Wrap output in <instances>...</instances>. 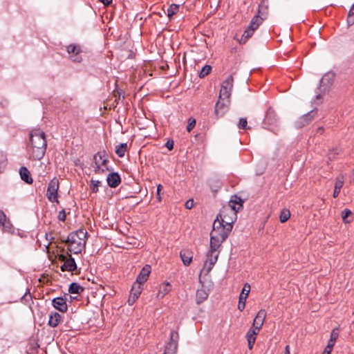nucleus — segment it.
<instances>
[{
  "mask_svg": "<svg viewBox=\"0 0 354 354\" xmlns=\"http://www.w3.org/2000/svg\"><path fill=\"white\" fill-rule=\"evenodd\" d=\"M257 15H260V17H263V20L266 19L268 16V6L266 5L264 1H261L259 6V10Z\"/></svg>",
  "mask_w": 354,
  "mask_h": 354,
  "instance_id": "nucleus-27",
  "label": "nucleus"
},
{
  "mask_svg": "<svg viewBox=\"0 0 354 354\" xmlns=\"http://www.w3.org/2000/svg\"><path fill=\"white\" fill-rule=\"evenodd\" d=\"M6 157L2 151H0V173L4 169L6 165Z\"/></svg>",
  "mask_w": 354,
  "mask_h": 354,
  "instance_id": "nucleus-39",
  "label": "nucleus"
},
{
  "mask_svg": "<svg viewBox=\"0 0 354 354\" xmlns=\"http://www.w3.org/2000/svg\"><path fill=\"white\" fill-rule=\"evenodd\" d=\"M142 290V284L135 282L130 291V295L128 299V302L130 305H132L136 300L139 297Z\"/></svg>",
  "mask_w": 354,
  "mask_h": 354,
  "instance_id": "nucleus-12",
  "label": "nucleus"
},
{
  "mask_svg": "<svg viewBox=\"0 0 354 354\" xmlns=\"http://www.w3.org/2000/svg\"><path fill=\"white\" fill-rule=\"evenodd\" d=\"M59 189V180L57 178H53L48 185L46 196L48 199L53 203H58L57 192Z\"/></svg>",
  "mask_w": 354,
  "mask_h": 354,
  "instance_id": "nucleus-9",
  "label": "nucleus"
},
{
  "mask_svg": "<svg viewBox=\"0 0 354 354\" xmlns=\"http://www.w3.org/2000/svg\"><path fill=\"white\" fill-rule=\"evenodd\" d=\"M37 304H35L33 301H32V305L29 306L30 310H33L35 307L39 306V302L36 300Z\"/></svg>",
  "mask_w": 354,
  "mask_h": 354,
  "instance_id": "nucleus-51",
  "label": "nucleus"
},
{
  "mask_svg": "<svg viewBox=\"0 0 354 354\" xmlns=\"http://www.w3.org/2000/svg\"><path fill=\"white\" fill-rule=\"evenodd\" d=\"M250 292V285L248 283H245L243 287L241 293L240 295L245 296L248 297L249 293Z\"/></svg>",
  "mask_w": 354,
  "mask_h": 354,
  "instance_id": "nucleus-41",
  "label": "nucleus"
},
{
  "mask_svg": "<svg viewBox=\"0 0 354 354\" xmlns=\"http://www.w3.org/2000/svg\"><path fill=\"white\" fill-rule=\"evenodd\" d=\"M162 189V185L160 184H159L157 187V193H156L157 198L158 199V201H160V199H161L160 196V192Z\"/></svg>",
  "mask_w": 354,
  "mask_h": 354,
  "instance_id": "nucleus-49",
  "label": "nucleus"
},
{
  "mask_svg": "<svg viewBox=\"0 0 354 354\" xmlns=\"http://www.w3.org/2000/svg\"><path fill=\"white\" fill-rule=\"evenodd\" d=\"M99 1L100 2H102V3H104L105 6H108L112 2V0H99Z\"/></svg>",
  "mask_w": 354,
  "mask_h": 354,
  "instance_id": "nucleus-52",
  "label": "nucleus"
},
{
  "mask_svg": "<svg viewBox=\"0 0 354 354\" xmlns=\"http://www.w3.org/2000/svg\"><path fill=\"white\" fill-rule=\"evenodd\" d=\"M66 214L65 210L62 209L59 212L58 219L62 221H64L66 220Z\"/></svg>",
  "mask_w": 354,
  "mask_h": 354,
  "instance_id": "nucleus-45",
  "label": "nucleus"
},
{
  "mask_svg": "<svg viewBox=\"0 0 354 354\" xmlns=\"http://www.w3.org/2000/svg\"><path fill=\"white\" fill-rule=\"evenodd\" d=\"M324 129L322 127H320L318 129V132H319L320 133H322L323 132Z\"/></svg>",
  "mask_w": 354,
  "mask_h": 354,
  "instance_id": "nucleus-57",
  "label": "nucleus"
},
{
  "mask_svg": "<svg viewBox=\"0 0 354 354\" xmlns=\"http://www.w3.org/2000/svg\"><path fill=\"white\" fill-rule=\"evenodd\" d=\"M96 154H99L100 156H98V158L100 159H102V162L100 163V165L102 167V166H106V163L108 162V160L107 158L105 157V152H104L103 153H101V152H98Z\"/></svg>",
  "mask_w": 354,
  "mask_h": 354,
  "instance_id": "nucleus-43",
  "label": "nucleus"
},
{
  "mask_svg": "<svg viewBox=\"0 0 354 354\" xmlns=\"http://www.w3.org/2000/svg\"><path fill=\"white\" fill-rule=\"evenodd\" d=\"M354 9H351L349 10L348 17H347V23L348 26H351L354 24V14H353Z\"/></svg>",
  "mask_w": 354,
  "mask_h": 354,
  "instance_id": "nucleus-42",
  "label": "nucleus"
},
{
  "mask_svg": "<svg viewBox=\"0 0 354 354\" xmlns=\"http://www.w3.org/2000/svg\"><path fill=\"white\" fill-rule=\"evenodd\" d=\"M196 125V120L194 118H189L188 119V124L187 126V131H191Z\"/></svg>",
  "mask_w": 354,
  "mask_h": 354,
  "instance_id": "nucleus-40",
  "label": "nucleus"
},
{
  "mask_svg": "<svg viewBox=\"0 0 354 354\" xmlns=\"http://www.w3.org/2000/svg\"><path fill=\"white\" fill-rule=\"evenodd\" d=\"M290 216V212L287 209H283L281 210L279 215V220L281 223H285L287 221Z\"/></svg>",
  "mask_w": 354,
  "mask_h": 354,
  "instance_id": "nucleus-31",
  "label": "nucleus"
},
{
  "mask_svg": "<svg viewBox=\"0 0 354 354\" xmlns=\"http://www.w3.org/2000/svg\"><path fill=\"white\" fill-rule=\"evenodd\" d=\"M221 100L218 99L216 103L214 108V113L217 118L223 116L227 111L228 105L225 102H221Z\"/></svg>",
  "mask_w": 354,
  "mask_h": 354,
  "instance_id": "nucleus-16",
  "label": "nucleus"
},
{
  "mask_svg": "<svg viewBox=\"0 0 354 354\" xmlns=\"http://www.w3.org/2000/svg\"><path fill=\"white\" fill-rule=\"evenodd\" d=\"M330 350H329L327 348H326L325 350L324 351V352L322 353V354H330Z\"/></svg>",
  "mask_w": 354,
  "mask_h": 354,
  "instance_id": "nucleus-56",
  "label": "nucleus"
},
{
  "mask_svg": "<svg viewBox=\"0 0 354 354\" xmlns=\"http://www.w3.org/2000/svg\"><path fill=\"white\" fill-rule=\"evenodd\" d=\"M236 211L230 207H223L217 216L218 221L225 224L226 226L233 228V223L237 218Z\"/></svg>",
  "mask_w": 354,
  "mask_h": 354,
  "instance_id": "nucleus-6",
  "label": "nucleus"
},
{
  "mask_svg": "<svg viewBox=\"0 0 354 354\" xmlns=\"http://www.w3.org/2000/svg\"><path fill=\"white\" fill-rule=\"evenodd\" d=\"M47 147L45 133L40 129H34L30 132V140L27 146L28 152L32 160H41L45 155Z\"/></svg>",
  "mask_w": 354,
  "mask_h": 354,
  "instance_id": "nucleus-1",
  "label": "nucleus"
},
{
  "mask_svg": "<svg viewBox=\"0 0 354 354\" xmlns=\"http://www.w3.org/2000/svg\"><path fill=\"white\" fill-rule=\"evenodd\" d=\"M179 9V6L177 4H171L167 9V16L169 18H171L174 15H175Z\"/></svg>",
  "mask_w": 354,
  "mask_h": 354,
  "instance_id": "nucleus-34",
  "label": "nucleus"
},
{
  "mask_svg": "<svg viewBox=\"0 0 354 354\" xmlns=\"http://www.w3.org/2000/svg\"><path fill=\"white\" fill-rule=\"evenodd\" d=\"M66 49L70 58L73 62L80 63L82 61V57L80 55L82 50L80 46L70 44L67 46Z\"/></svg>",
  "mask_w": 354,
  "mask_h": 354,
  "instance_id": "nucleus-10",
  "label": "nucleus"
},
{
  "mask_svg": "<svg viewBox=\"0 0 354 354\" xmlns=\"http://www.w3.org/2000/svg\"><path fill=\"white\" fill-rule=\"evenodd\" d=\"M277 115L274 111L269 109L266 113L264 122L268 124H274L277 122Z\"/></svg>",
  "mask_w": 354,
  "mask_h": 354,
  "instance_id": "nucleus-23",
  "label": "nucleus"
},
{
  "mask_svg": "<svg viewBox=\"0 0 354 354\" xmlns=\"http://www.w3.org/2000/svg\"><path fill=\"white\" fill-rule=\"evenodd\" d=\"M20 177L22 180L28 184L32 183V178L30 176V173L26 167H21L19 169Z\"/></svg>",
  "mask_w": 354,
  "mask_h": 354,
  "instance_id": "nucleus-22",
  "label": "nucleus"
},
{
  "mask_svg": "<svg viewBox=\"0 0 354 354\" xmlns=\"http://www.w3.org/2000/svg\"><path fill=\"white\" fill-rule=\"evenodd\" d=\"M231 89L227 88L226 86H221L218 97L219 100H224L228 99L231 95Z\"/></svg>",
  "mask_w": 354,
  "mask_h": 354,
  "instance_id": "nucleus-28",
  "label": "nucleus"
},
{
  "mask_svg": "<svg viewBox=\"0 0 354 354\" xmlns=\"http://www.w3.org/2000/svg\"><path fill=\"white\" fill-rule=\"evenodd\" d=\"M180 259L185 266H189L193 258V252L187 249L182 250L180 252Z\"/></svg>",
  "mask_w": 354,
  "mask_h": 354,
  "instance_id": "nucleus-18",
  "label": "nucleus"
},
{
  "mask_svg": "<svg viewBox=\"0 0 354 354\" xmlns=\"http://www.w3.org/2000/svg\"><path fill=\"white\" fill-rule=\"evenodd\" d=\"M334 80V74L333 73H326L320 80V87L326 91V88L330 86Z\"/></svg>",
  "mask_w": 354,
  "mask_h": 354,
  "instance_id": "nucleus-17",
  "label": "nucleus"
},
{
  "mask_svg": "<svg viewBox=\"0 0 354 354\" xmlns=\"http://www.w3.org/2000/svg\"><path fill=\"white\" fill-rule=\"evenodd\" d=\"M194 206V200L193 199H189L185 202V208L190 209Z\"/></svg>",
  "mask_w": 354,
  "mask_h": 354,
  "instance_id": "nucleus-46",
  "label": "nucleus"
},
{
  "mask_svg": "<svg viewBox=\"0 0 354 354\" xmlns=\"http://www.w3.org/2000/svg\"><path fill=\"white\" fill-rule=\"evenodd\" d=\"M211 70H212V67L211 66L209 65H205V66H203L202 68V69L201 70V72L199 73V77L201 78H203V77H205V76H207L208 74H209V73L211 72Z\"/></svg>",
  "mask_w": 354,
  "mask_h": 354,
  "instance_id": "nucleus-36",
  "label": "nucleus"
},
{
  "mask_svg": "<svg viewBox=\"0 0 354 354\" xmlns=\"http://www.w3.org/2000/svg\"><path fill=\"white\" fill-rule=\"evenodd\" d=\"M333 345H334V342L330 341L326 348L331 351V348L333 346Z\"/></svg>",
  "mask_w": 354,
  "mask_h": 354,
  "instance_id": "nucleus-54",
  "label": "nucleus"
},
{
  "mask_svg": "<svg viewBox=\"0 0 354 354\" xmlns=\"http://www.w3.org/2000/svg\"><path fill=\"white\" fill-rule=\"evenodd\" d=\"M337 337V333L334 330L331 333L330 342H335Z\"/></svg>",
  "mask_w": 354,
  "mask_h": 354,
  "instance_id": "nucleus-50",
  "label": "nucleus"
},
{
  "mask_svg": "<svg viewBox=\"0 0 354 354\" xmlns=\"http://www.w3.org/2000/svg\"><path fill=\"white\" fill-rule=\"evenodd\" d=\"M48 317V325L53 328L57 326L62 319V316L56 311L52 312Z\"/></svg>",
  "mask_w": 354,
  "mask_h": 354,
  "instance_id": "nucleus-20",
  "label": "nucleus"
},
{
  "mask_svg": "<svg viewBox=\"0 0 354 354\" xmlns=\"http://www.w3.org/2000/svg\"><path fill=\"white\" fill-rule=\"evenodd\" d=\"M243 201L237 196H232V199L229 201L228 205L226 207H230L233 208L236 212L243 207Z\"/></svg>",
  "mask_w": 354,
  "mask_h": 354,
  "instance_id": "nucleus-19",
  "label": "nucleus"
},
{
  "mask_svg": "<svg viewBox=\"0 0 354 354\" xmlns=\"http://www.w3.org/2000/svg\"><path fill=\"white\" fill-rule=\"evenodd\" d=\"M316 113L311 111L309 113L303 115L295 122V125L297 129H301L306 125H308L315 118Z\"/></svg>",
  "mask_w": 354,
  "mask_h": 354,
  "instance_id": "nucleus-11",
  "label": "nucleus"
},
{
  "mask_svg": "<svg viewBox=\"0 0 354 354\" xmlns=\"http://www.w3.org/2000/svg\"><path fill=\"white\" fill-rule=\"evenodd\" d=\"M68 291L71 294H79L84 291V288L77 283L73 282L70 285Z\"/></svg>",
  "mask_w": 354,
  "mask_h": 354,
  "instance_id": "nucleus-29",
  "label": "nucleus"
},
{
  "mask_svg": "<svg viewBox=\"0 0 354 354\" xmlns=\"http://www.w3.org/2000/svg\"><path fill=\"white\" fill-rule=\"evenodd\" d=\"M97 159H98L99 163L100 164L102 162V159H100L99 158Z\"/></svg>",
  "mask_w": 354,
  "mask_h": 354,
  "instance_id": "nucleus-59",
  "label": "nucleus"
},
{
  "mask_svg": "<svg viewBox=\"0 0 354 354\" xmlns=\"http://www.w3.org/2000/svg\"><path fill=\"white\" fill-rule=\"evenodd\" d=\"M212 245L213 244L210 243V248L207 253V258L203 268L201 270V273H204L206 275L209 273L214 264L216 263L219 254V252L218 251L219 247L213 248Z\"/></svg>",
  "mask_w": 354,
  "mask_h": 354,
  "instance_id": "nucleus-5",
  "label": "nucleus"
},
{
  "mask_svg": "<svg viewBox=\"0 0 354 354\" xmlns=\"http://www.w3.org/2000/svg\"><path fill=\"white\" fill-rule=\"evenodd\" d=\"M321 97V95L320 94H318L316 95V98L317 99H319Z\"/></svg>",
  "mask_w": 354,
  "mask_h": 354,
  "instance_id": "nucleus-58",
  "label": "nucleus"
},
{
  "mask_svg": "<svg viewBox=\"0 0 354 354\" xmlns=\"http://www.w3.org/2000/svg\"><path fill=\"white\" fill-rule=\"evenodd\" d=\"M247 299V297L245 295H240L239 296V301L238 304V310H243L245 307V301Z\"/></svg>",
  "mask_w": 354,
  "mask_h": 354,
  "instance_id": "nucleus-37",
  "label": "nucleus"
},
{
  "mask_svg": "<svg viewBox=\"0 0 354 354\" xmlns=\"http://www.w3.org/2000/svg\"><path fill=\"white\" fill-rule=\"evenodd\" d=\"M344 185V178L343 177H337L335 183V188L333 191V197L337 198L340 192V190Z\"/></svg>",
  "mask_w": 354,
  "mask_h": 354,
  "instance_id": "nucleus-25",
  "label": "nucleus"
},
{
  "mask_svg": "<svg viewBox=\"0 0 354 354\" xmlns=\"http://www.w3.org/2000/svg\"><path fill=\"white\" fill-rule=\"evenodd\" d=\"M232 228L218 221V216L214 220L212 230L210 233V243L212 247H220L221 243L227 238Z\"/></svg>",
  "mask_w": 354,
  "mask_h": 354,
  "instance_id": "nucleus-2",
  "label": "nucleus"
},
{
  "mask_svg": "<svg viewBox=\"0 0 354 354\" xmlns=\"http://www.w3.org/2000/svg\"><path fill=\"white\" fill-rule=\"evenodd\" d=\"M101 185V181L98 180H93L91 179V190L93 192H98V187Z\"/></svg>",
  "mask_w": 354,
  "mask_h": 354,
  "instance_id": "nucleus-38",
  "label": "nucleus"
},
{
  "mask_svg": "<svg viewBox=\"0 0 354 354\" xmlns=\"http://www.w3.org/2000/svg\"><path fill=\"white\" fill-rule=\"evenodd\" d=\"M150 273L151 266L149 265H146L142 268L140 274L138 275L136 282L142 285L145 282L147 281Z\"/></svg>",
  "mask_w": 354,
  "mask_h": 354,
  "instance_id": "nucleus-13",
  "label": "nucleus"
},
{
  "mask_svg": "<svg viewBox=\"0 0 354 354\" xmlns=\"http://www.w3.org/2000/svg\"><path fill=\"white\" fill-rule=\"evenodd\" d=\"M283 354H290V346L289 345H287L285 348L284 353Z\"/></svg>",
  "mask_w": 354,
  "mask_h": 354,
  "instance_id": "nucleus-53",
  "label": "nucleus"
},
{
  "mask_svg": "<svg viewBox=\"0 0 354 354\" xmlns=\"http://www.w3.org/2000/svg\"><path fill=\"white\" fill-rule=\"evenodd\" d=\"M248 121L246 118H242L239 120L238 127L239 129H245L247 128Z\"/></svg>",
  "mask_w": 354,
  "mask_h": 354,
  "instance_id": "nucleus-44",
  "label": "nucleus"
},
{
  "mask_svg": "<svg viewBox=\"0 0 354 354\" xmlns=\"http://www.w3.org/2000/svg\"><path fill=\"white\" fill-rule=\"evenodd\" d=\"M352 215V212L348 209H345L342 212V221L344 223H349L351 222V219H348V218L349 216H351Z\"/></svg>",
  "mask_w": 354,
  "mask_h": 354,
  "instance_id": "nucleus-33",
  "label": "nucleus"
},
{
  "mask_svg": "<svg viewBox=\"0 0 354 354\" xmlns=\"http://www.w3.org/2000/svg\"><path fill=\"white\" fill-rule=\"evenodd\" d=\"M233 77L232 75H230L223 82L221 86H226L227 88L232 90L233 87Z\"/></svg>",
  "mask_w": 354,
  "mask_h": 354,
  "instance_id": "nucleus-35",
  "label": "nucleus"
},
{
  "mask_svg": "<svg viewBox=\"0 0 354 354\" xmlns=\"http://www.w3.org/2000/svg\"><path fill=\"white\" fill-rule=\"evenodd\" d=\"M66 259H68L66 256L63 255V254H61L59 257V259L62 261H65Z\"/></svg>",
  "mask_w": 354,
  "mask_h": 354,
  "instance_id": "nucleus-55",
  "label": "nucleus"
},
{
  "mask_svg": "<svg viewBox=\"0 0 354 354\" xmlns=\"http://www.w3.org/2000/svg\"><path fill=\"white\" fill-rule=\"evenodd\" d=\"M165 145L169 150H171L174 147V142L172 140H168Z\"/></svg>",
  "mask_w": 354,
  "mask_h": 354,
  "instance_id": "nucleus-48",
  "label": "nucleus"
},
{
  "mask_svg": "<svg viewBox=\"0 0 354 354\" xmlns=\"http://www.w3.org/2000/svg\"><path fill=\"white\" fill-rule=\"evenodd\" d=\"M127 149V144L122 143L115 147V153L119 157L122 158L124 156Z\"/></svg>",
  "mask_w": 354,
  "mask_h": 354,
  "instance_id": "nucleus-30",
  "label": "nucleus"
},
{
  "mask_svg": "<svg viewBox=\"0 0 354 354\" xmlns=\"http://www.w3.org/2000/svg\"><path fill=\"white\" fill-rule=\"evenodd\" d=\"M77 268V265L75 261V259L71 257L70 255V257L68 259H66L65 261L64 262L63 265L61 266V270L62 271H68V272H73Z\"/></svg>",
  "mask_w": 354,
  "mask_h": 354,
  "instance_id": "nucleus-15",
  "label": "nucleus"
},
{
  "mask_svg": "<svg viewBox=\"0 0 354 354\" xmlns=\"http://www.w3.org/2000/svg\"><path fill=\"white\" fill-rule=\"evenodd\" d=\"M171 289V286L169 283H164L159 286L158 292L157 293L158 298H162L167 295Z\"/></svg>",
  "mask_w": 354,
  "mask_h": 354,
  "instance_id": "nucleus-24",
  "label": "nucleus"
},
{
  "mask_svg": "<svg viewBox=\"0 0 354 354\" xmlns=\"http://www.w3.org/2000/svg\"><path fill=\"white\" fill-rule=\"evenodd\" d=\"M98 156H100L99 154H95L94 157H93V160L95 162L94 171L96 174H101L104 173L106 169L107 170L108 168L106 167V169H104L100 165V164L99 163L98 159H97Z\"/></svg>",
  "mask_w": 354,
  "mask_h": 354,
  "instance_id": "nucleus-26",
  "label": "nucleus"
},
{
  "mask_svg": "<svg viewBox=\"0 0 354 354\" xmlns=\"http://www.w3.org/2000/svg\"><path fill=\"white\" fill-rule=\"evenodd\" d=\"M5 220H6V215L4 214L3 212L0 210V225L4 224Z\"/></svg>",
  "mask_w": 354,
  "mask_h": 354,
  "instance_id": "nucleus-47",
  "label": "nucleus"
},
{
  "mask_svg": "<svg viewBox=\"0 0 354 354\" xmlns=\"http://www.w3.org/2000/svg\"><path fill=\"white\" fill-rule=\"evenodd\" d=\"M208 294L203 290H198L196 292V300L198 303L202 302L207 299Z\"/></svg>",
  "mask_w": 354,
  "mask_h": 354,
  "instance_id": "nucleus-32",
  "label": "nucleus"
},
{
  "mask_svg": "<svg viewBox=\"0 0 354 354\" xmlns=\"http://www.w3.org/2000/svg\"><path fill=\"white\" fill-rule=\"evenodd\" d=\"M263 21V17H260V15H256L252 19L250 25L248 28L244 31L239 40L240 44H245L249 38L252 37L254 30L262 24Z\"/></svg>",
  "mask_w": 354,
  "mask_h": 354,
  "instance_id": "nucleus-7",
  "label": "nucleus"
},
{
  "mask_svg": "<svg viewBox=\"0 0 354 354\" xmlns=\"http://www.w3.org/2000/svg\"><path fill=\"white\" fill-rule=\"evenodd\" d=\"M51 304L57 310H67V305L65 299L57 297L51 301Z\"/></svg>",
  "mask_w": 354,
  "mask_h": 354,
  "instance_id": "nucleus-21",
  "label": "nucleus"
},
{
  "mask_svg": "<svg viewBox=\"0 0 354 354\" xmlns=\"http://www.w3.org/2000/svg\"><path fill=\"white\" fill-rule=\"evenodd\" d=\"M266 318L265 311H259L254 319L252 326L249 329L246 334L248 348L252 349L256 340V335L259 333L261 326L263 324Z\"/></svg>",
  "mask_w": 354,
  "mask_h": 354,
  "instance_id": "nucleus-4",
  "label": "nucleus"
},
{
  "mask_svg": "<svg viewBox=\"0 0 354 354\" xmlns=\"http://www.w3.org/2000/svg\"><path fill=\"white\" fill-rule=\"evenodd\" d=\"M87 232L84 229H79L73 232L65 241L69 245V250L74 254L80 253L84 249L86 243Z\"/></svg>",
  "mask_w": 354,
  "mask_h": 354,
  "instance_id": "nucleus-3",
  "label": "nucleus"
},
{
  "mask_svg": "<svg viewBox=\"0 0 354 354\" xmlns=\"http://www.w3.org/2000/svg\"><path fill=\"white\" fill-rule=\"evenodd\" d=\"M106 181L110 187L115 188L120 185L121 178L118 173L112 172L108 175Z\"/></svg>",
  "mask_w": 354,
  "mask_h": 354,
  "instance_id": "nucleus-14",
  "label": "nucleus"
},
{
  "mask_svg": "<svg viewBox=\"0 0 354 354\" xmlns=\"http://www.w3.org/2000/svg\"><path fill=\"white\" fill-rule=\"evenodd\" d=\"M179 335L178 332L173 330L170 333L169 341L165 345V351L162 354H176Z\"/></svg>",
  "mask_w": 354,
  "mask_h": 354,
  "instance_id": "nucleus-8",
  "label": "nucleus"
}]
</instances>
